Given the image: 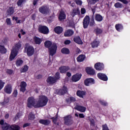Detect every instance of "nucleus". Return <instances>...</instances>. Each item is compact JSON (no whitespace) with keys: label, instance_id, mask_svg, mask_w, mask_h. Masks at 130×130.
<instances>
[{"label":"nucleus","instance_id":"62","mask_svg":"<svg viewBox=\"0 0 130 130\" xmlns=\"http://www.w3.org/2000/svg\"><path fill=\"white\" fill-rule=\"evenodd\" d=\"M67 77H72V74H71L70 72H68L67 73Z\"/></svg>","mask_w":130,"mask_h":130},{"label":"nucleus","instance_id":"48","mask_svg":"<svg viewBox=\"0 0 130 130\" xmlns=\"http://www.w3.org/2000/svg\"><path fill=\"white\" fill-rule=\"evenodd\" d=\"M103 130H109L108 128V126H107V124H105L102 125Z\"/></svg>","mask_w":130,"mask_h":130},{"label":"nucleus","instance_id":"19","mask_svg":"<svg viewBox=\"0 0 130 130\" xmlns=\"http://www.w3.org/2000/svg\"><path fill=\"white\" fill-rule=\"evenodd\" d=\"M86 72L88 75H90L91 76H94L95 75V70L92 68H87L86 69Z\"/></svg>","mask_w":130,"mask_h":130},{"label":"nucleus","instance_id":"61","mask_svg":"<svg viewBox=\"0 0 130 130\" xmlns=\"http://www.w3.org/2000/svg\"><path fill=\"white\" fill-rule=\"evenodd\" d=\"M20 32L22 35H25V34H26V32H25L23 29H21Z\"/></svg>","mask_w":130,"mask_h":130},{"label":"nucleus","instance_id":"2","mask_svg":"<svg viewBox=\"0 0 130 130\" xmlns=\"http://www.w3.org/2000/svg\"><path fill=\"white\" fill-rule=\"evenodd\" d=\"M0 124L1 125V127L3 130H8V129H11V130H20V127L18 125H10V124L5 122L3 119H2L0 121Z\"/></svg>","mask_w":130,"mask_h":130},{"label":"nucleus","instance_id":"42","mask_svg":"<svg viewBox=\"0 0 130 130\" xmlns=\"http://www.w3.org/2000/svg\"><path fill=\"white\" fill-rule=\"evenodd\" d=\"M75 116H76V117H80V118H84L85 117V115H84V114H78V113H76L75 114Z\"/></svg>","mask_w":130,"mask_h":130},{"label":"nucleus","instance_id":"40","mask_svg":"<svg viewBox=\"0 0 130 130\" xmlns=\"http://www.w3.org/2000/svg\"><path fill=\"white\" fill-rule=\"evenodd\" d=\"M35 118V116L34 114H32V113H30L28 116V119L29 120H33Z\"/></svg>","mask_w":130,"mask_h":130},{"label":"nucleus","instance_id":"53","mask_svg":"<svg viewBox=\"0 0 130 130\" xmlns=\"http://www.w3.org/2000/svg\"><path fill=\"white\" fill-rule=\"evenodd\" d=\"M55 79L56 80H58L59 79V72H57L55 76Z\"/></svg>","mask_w":130,"mask_h":130},{"label":"nucleus","instance_id":"22","mask_svg":"<svg viewBox=\"0 0 130 130\" xmlns=\"http://www.w3.org/2000/svg\"><path fill=\"white\" fill-rule=\"evenodd\" d=\"M39 122H40L41 124H43L44 125H49V124H50L51 121H50L49 120L41 119L39 120Z\"/></svg>","mask_w":130,"mask_h":130},{"label":"nucleus","instance_id":"30","mask_svg":"<svg viewBox=\"0 0 130 130\" xmlns=\"http://www.w3.org/2000/svg\"><path fill=\"white\" fill-rule=\"evenodd\" d=\"M14 12L15 10H14V8L13 7H9L7 10L8 15H13Z\"/></svg>","mask_w":130,"mask_h":130},{"label":"nucleus","instance_id":"10","mask_svg":"<svg viewBox=\"0 0 130 130\" xmlns=\"http://www.w3.org/2000/svg\"><path fill=\"white\" fill-rule=\"evenodd\" d=\"M94 69L96 71H102V70L104 69V64L100 62L96 63L94 65Z\"/></svg>","mask_w":130,"mask_h":130},{"label":"nucleus","instance_id":"29","mask_svg":"<svg viewBox=\"0 0 130 130\" xmlns=\"http://www.w3.org/2000/svg\"><path fill=\"white\" fill-rule=\"evenodd\" d=\"M74 41L77 43V44H83V42L80 37H76L74 38Z\"/></svg>","mask_w":130,"mask_h":130},{"label":"nucleus","instance_id":"56","mask_svg":"<svg viewBox=\"0 0 130 130\" xmlns=\"http://www.w3.org/2000/svg\"><path fill=\"white\" fill-rule=\"evenodd\" d=\"M7 74H9V75H12L13 74V71L11 70L8 69L7 70Z\"/></svg>","mask_w":130,"mask_h":130},{"label":"nucleus","instance_id":"45","mask_svg":"<svg viewBox=\"0 0 130 130\" xmlns=\"http://www.w3.org/2000/svg\"><path fill=\"white\" fill-rule=\"evenodd\" d=\"M57 117H58V116H57V114H56L55 117H53L51 118V119H52L53 122H54V123H56V121H57Z\"/></svg>","mask_w":130,"mask_h":130},{"label":"nucleus","instance_id":"9","mask_svg":"<svg viewBox=\"0 0 130 130\" xmlns=\"http://www.w3.org/2000/svg\"><path fill=\"white\" fill-rule=\"evenodd\" d=\"M83 28H84V29L88 28V26L90 24V17H89V16H86L83 19Z\"/></svg>","mask_w":130,"mask_h":130},{"label":"nucleus","instance_id":"54","mask_svg":"<svg viewBox=\"0 0 130 130\" xmlns=\"http://www.w3.org/2000/svg\"><path fill=\"white\" fill-rule=\"evenodd\" d=\"M70 100L71 102H76V98H75L73 96H71V97H70Z\"/></svg>","mask_w":130,"mask_h":130},{"label":"nucleus","instance_id":"35","mask_svg":"<svg viewBox=\"0 0 130 130\" xmlns=\"http://www.w3.org/2000/svg\"><path fill=\"white\" fill-rule=\"evenodd\" d=\"M62 53L64 54H69L70 53V50L67 48H63L61 50Z\"/></svg>","mask_w":130,"mask_h":130},{"label":"nucleus","instance_id":"63","mask_svg":"<svg viewBox=\"0 0 130 130\" xmlns=\"http://www.w3.org/2000/svg\"><path fill=\"white\" fill-rule=\"evenodd\" d=\"M18 17H13V20H15V21H18Z\"/></svg>","mask_w":130,"mask_h":130},{"label":"nucleus","instance_id":"6","mask_svg":"<svg viewBox=\"0 0 130 130\" xmlns=\"http://www.w3.org/2000/svg\"><path fill=\"white\" fill-rule=\"evenodd\" d=\"M64 124L66 125H72L74 123L73 116L71 115H67L63 117Z\"/></svg>","mask_w":130,"mask_h":130},{"label":"nucleus","instance_id":"51","mask_svg":"<svg viewBox=\"0 0 130 130\" xmlns=\"http://www.w3.org/2000/svg\"><path fill=\"white\" fill-rule=\"evenodd\" d=\"M7 103H9V99H6L4 100V102L2 103V105H6V104H7Z\"/></svg>","mask_w":130,"mask_h":130},{"label":"nucleus","instance_id":"28","mask_svg":"<svg viewBox=\"0 0 130 130\" xmlns=\"http://www.w3.org/2000/svg\"><path fill=\"white\" fill-rule=\"evenodd\" d=\"M94 19L98 22H101L103 20V17L100 14H96L95 15Z\"/></svg>","mask_w":130,"mask_h":130},{"label":"nucleus","instance_id":"4","mask_svg":"<svg viewBox=\"0 0 130 130\" xmlns=\"http://www.w3.org/2000/svg\"><path fill=\"white\" fill-rule=\"evenodd\" d=\"M48 102V99L45 95H40L37 101V105L36 106L38 108L39 107H43L47 104Z\"/></svg>","mask_w":130,"mask_h":130},{"label":"nucleus","instance_id":"36","mask_svg":"<svg viewBox=\"0 0 130 130\" xmlns=\"http://www.w3.org/2000/svg\"><path fill=\"white\" fill-rule=\"evenodd\" d=\"M98 45H99V42H98L97 41H94L91 43V46L92 48H95V47H98Z\"/></svg>","mask_w":130,"mask_h":130},{"label":"nucleus","instance_id":"15","mask_svg":"<svg viewBox=\"0 0 130 130\" xmlns=\"http://www.w3.org/2000/svg\"><path fill=\"white\" fill-rule=\"evenodd\" d=\"M98 77L99 79H100V80H102L103 81H107V80H108L107 76L105 74L99 73L98 74Z\"/></svg>","mask_w":130,"mask_h":130},{"label":"nucleus","instance_id":"12","mask_svg":"<svg viewBox=\"0 0 130 130\" xmlns=\"http://www.w3.org/2000/svg\"><path fill=\"white\" fill-rule=\"evenodd\" d=\"M80 9H79V8L73 9L72 12L70 13V15L72 16V17H75L76 15H80Z\"/></svg>","mask_w":130,"mask_h":130},{"label":"nucleus","instance_id":"49","mask_svg":"<svg viewBox=\"0 0 130 130\" xmlns=\"http://www.w3.org/2000/svg\"><path fill=\"white\" fill-rule=\"evenodd\" d=\"M75 2L76 3V4H77L79 6H82V1L80 0H75Z\"/></svg>","mask_w":130,"mask_h":130},{"label":"nucleus","instance_id":"5","mask_svg":"<svg viewBox=\"0 0 130 130\" xmlns=\"http://www.w3.org/2000/svg\"><path fill=\"white\" fill-rule=\"evenodd\" d=\"M37 103H36V101L35 99L33 97H29L27 99V107L29 108H31L32 107H35V108H38Z\"/></svg>","mask_w":130,"mask_h":130},{"label":"nucleus","instance_id":"64","mask_svg":"<svg viewBox=\"0 0 130 130\" xmlns=\"http://www.w3.org/2000/svg\"><path fill=\"white\" fill-rule=\"evenodd\" d=\"M41 78H42V76H41L40 75H38L37 77V79H41Z\"/></svg>","mask_w":130,"mask_h":130},{"label":"nucleus","instance_id":"13","mask_svg":"<svg viewBox=\"0 0 130 130\" xmlns=\"http://www.w3.org/2000/svg\"><path fill=\"white\" fill-rule=\"evenodd\" d=\"M81 77H82V75L76 74L72 76V80L73 82H78L81 79Z\"/></svg>","mask_w":130,"mask_h":130},{"label":"nucleus","instance_id":"20","mask_svg":"<svg viewBox=\"0 0 130 130\" xmlns=\"http://www.w3.org/2000/svg\"><path fill=\"white\" fill-rule=\"evenodd\" d=\"M27 86V84L26 82L22 81L20 83V91L21 92H25L26 91V87Z\"/></svg>","mask_w":130,"mask_h":130},{"label":"nucleus","instance_id":"11","mask_svg":"<svg viewBox=\"0 0 130 130\" xmlns=\"http://www.w3.org/2000/svg\"><path fill=\"white\" fill-rule=\"evenodd\" d=\"M27 54L28 56H32L34 54V48L29 46L27 48Z\"/></svg>","mask_w":130,"mask_h":130},{"label":"nucleus","instance_id":"21","mask_svg":"<svg viewBox=\"0 0 130 130\" xmlns=\"http://www.w3.org/2000/svg\"><path fill=\"white\" fill-rule=\"evenodd\" d=\"M74 35V31L72 29H68L67 31H65L64 34V36L65 37H70V36H72Z\"/></svg>","mask_w":130,"mask_h":130},{"label":"nucleus","instance_id":"43","mask_svg":"<svg viewBox=\"0 0 130 130\" xmlns=\"http://www.w3.org/2000/svg\"><path fill=\"white\" fill-rule=\"evenodd\" d=\"M94 25H95V21L94 20V17L92 16L90 20V26H94Z\"/></svg>","mask_w":130,"mask_h":130},{"label":"nucleus","instance_id":"46","mask_svg":"<svg viewBox=\"0 0 130 130\" xmlns=\"http://www.w3.org/2000/svg\"><path fill=\"white\" fill-rule=\"evenodd\" d=\"M114 7H115V8H122V5L119 3H117L115 4Z\"/></svg>","mask_w":130,"mask_h":130},{"label":"nucleus","instance_id":"50","mask_svg":"<svg viewBox=\"0 0 130 130\" xmlns=\"http://www.w3.org/2000/svg\"><path fill=\"white\" fill-rule=\"evenodd\" d=\"M81 13L82 15H84L86 14V9L85 8H81Z\"/></svg>","mask_w":130,"mask_h":130},{"label":"nucleus","instance_id":"27","mask_svg":"<svg viewBox=\"0 0 130 130\" xmlns=\"http://www.w3.org/2000/svg\"><path fill=\"white\" fill-rule=\"evenodd\" d=\"M47 82L49 84H54L56 82V79L52 77H49L47 79Z\"/></svg>","mask_w":130,"mask_h":130},{"label":"nucleus","instance_id":"47","mask_svg":"<svg viewBox=\"0 0 130 130\" xmlns=\"http://www.w3.org/2000/svg\"><path fill=\"white\" fill-rule=\"evenodd\" d=\"M6 23L7 25H8L9 26H11V25H12V21H11V19H6Z\"/></svg>","mask_w":130,"mask_h":130},{"label":"nucleus","instance_id":"23","mask_svg":"<svg viewBox=\"0 0 130 130\" xmlns=\"http://www.w3.org/2000/svg\"><path fill=\"white\" fill-rule=\"evenodd\" d=\"M54 31L56 34H61L62 31H63V29L61 26H56L54 28Z\"/></svg>","mask_w":130,"mask_h":130},{"label":"nucleus","instance_id":"55","mask_svg":"<svg viewBox=\"0 0 130 130\" xmlns=\"http://www.w3.org/2000/svg\"><path fill=\"white\" fill-rule=\"evenodd\" d=\"M100 103L101 104H102V105H103L104 106H106V105H107V103L104 102V101H100Z\"/></svg>","mask_w":130,"mask_h":130},{"label":"nucleus","instance_id":"34","mask_svg":"<svg viewBox=\"0 0 130 130\" xmlns=\"http://www.w3.org/2000/svg\"><path fill=\"white\" fill-rule=\"evenodd\" d=\"M28 69L29 67H28L26 65H25L20 69V73H26V72L28 71Z\"/></svg>","mask_w":130,"mask_h":130},{"label":"nucleus","instance_id":"25","mask_svg":"<svg viewBox=\"0 0 130 130\" xmlns=\"http://www.w3.org/2000/svg\"><path fill=\"white\" fill-rule=\"evenodd\" d=\"M59 20L60 21H62V20H65L66 19V14H64V12L61 11L60 12L59 17H58Z\"/></svg>","mask_w":130,"mask_h":130},{"label":"nucleus","instance_id":"17","mask_svg":"<svg viewBox=\"0 0 130 130\" xmlns=\"http://www.w3.org/2000/svg\"><path fill=\"white\" fill-rule=\"evenodd\" d=\"M59 70L60 71V73L61 74H64L66 72H68L69 70H70V67L68 66H62L59 68Z\"/></svg>","mask_w":130,"mask_h":130},{"label":"nucleus","instance_id":"31","mask_svg":"<svg viewBox=\"0 0 130 130\" xmlns=\"http://www.w3.org/2000/svg\"><path fill=\"white\" fill-rule=\"evenodd\" d=\"M85 55H80L77 58V61H79V62H81L83 61L85 59Z\"/></svg>","mask_w":130,"mask_h":130},{"label":"nucleus","instance_id":"24","mask_svg":"<svg viewBox=\"0 0 130 130\" xmlns=\"http://www.w3.org/2000/svg\"><path fill=\"white\" fill-rule=\"evenodd\" d=\"M68 93V88L65 86H63L62 89L59 90V94L60 95H63Z\"/></svg>","mask_w":130,"mask_h":130},{"label":"nucleus","instance_id":"37","mask_svg":"<svg viewBox=\"0 0 130 130\" xmlns=\"http://www.w3.org/2000/svg\"><path fill=\"white\" fill-rule=\"evenodd\" d=\"M115 28L117 31H120V30H122L123 27L122 26V25L120 24H116Z\"/></svg>","mask_w":130,"mask_h":130},{"label":"nucleus","instance_id":"41","mask_svg":"<svg viewBox=\"0 0 130 130\" xmlns=\"http://www.w3.org/2000/svg\"><path fill=\"white\" fill-rule=\"evenodd\" d=\"M25 3H26V0H19L17 2V5L22 6V4H25Z\"/></svg>","mask_w":130,"mask_h":130},{"label":"nucleus","instance_id":"33","mask_svg":"<svg viewBox=\"0 0 130 130\" xmlns=\"http://www.w3.org/2000/svg\"><path fill=\"white\" fill-rule=\"evenodd\" d=\"M34 40V41H35L36 44H40V43H41V42L42 41L41 40V39H40L37 37H35Z\"/></svg>","mask_w":130,"mask_h":130},{"label":"nucleus","instance_id":"1","mask_svg":"<svg viewBox=\"0 0 130 130\" xmlns=\"http://www.w3.org/2000/svg\"><path fill=\"white\" fill-rule=\"evenodd\" d=\"M45 46L47 48H49V55L53 56L54 54L56 53V50L57 49V46L56 44L51 43L49 41H47L45 42Z\"/></svg>","mask_w":130,"mask_h":130},{"label":"nucleus","instance_id":"52","mask_svg":"<svg viewBox=\"0 0 130 130\" xmlns=\"http://www.w3.org/2000/svg\"><path fill=\"white\" fill-rule=\"evenodd\" d=\"M90 125H92V126H95V121H94L93 119H90Z\"/></svg>","mask_w":130,"mask_h":130},{"label":"nucleus","instance_id":"58","mask_svg":"<svg viewBox=\"0 0 130 130\" xmlns=\"http://www.w3.org/2000/svg\"><path fill=\"white\" fill-rule=\"evenodd\" d=\"M71 43V41L70 40H66L64 41V44L68 45Z\"/></svg>","mask_w":130,"mask_h":130},{"label":"nucleus","instance_id":"57","mask_svg":"<svg viewBox=\"0 0 130 130\" xmlns=\"http://www.w3.org/2000/svg\"><path fill=\"white\" fill-rule=\"evenodd\" d=\"M17 94H18V92L17 91V90H14V91L13 92V96L14 97H17Z\"/></svg>","mask_w":130,"mask_h":130},{"label":"nucleus","instance_id":"44","mask_svg":"<svg viewBox=\"0 0 130 130\" xmlns=\"http://www.w3.org/2000/svg\"><path fill=\"white\" fill-rule=\"evenodd\" d=\"M5 83L2 80H0V90L4 88Z\"/></svg>","mask_w":130,"mask_h":130},{"label":"nucleus","instance_id":"26","mask_svg":"<svg viewBox=\"0 0 130 130\" xmlns=\"http://www.w3.org/2000/svg\"><path fill=\"white\" fill-rule=\"evenodd\" d=\"M77 95L80 98H84V96L86 95V91L78 90L77 91Z\"/></svg>","mask_w":130,"mask_h":130},{"label":"nucleus","instance_id":"32","mask_svg":"<svg viewBox=\"0 0 130 130\" xmlns=\"http://www.w3.org/2000/svg\"><path fill=\"white\" fill-rule=\"evenodd\" d=\"M23 62L24 61H23V60L21 59H18L16 60V65L17 66V67H20V66H22L23 64Z\"/></svg>","mask_w":130,"mask_h":130},{"label":"nucleus","instance_id":"14","mask_svg":"<svg viewBox=\"0 0 130 130\" xmlns=\"http://www.w3.org/2000/svg\"><path fill=\"white\" fill-rule=\"evenodd\" d=\"M4 91L8 94H11L12 93V86L7 84L4 88Z\"/></svg>","mask_w":130,"mask_h":130},{"label":"nucleus","instance_id":"8","mask_svg":"<svg viewBox=\"0 0 130 130\" xmlns=\"http://www.w3.org/2000/svg\"><path fill=\"white\" fill-rule=\"evenodd\" d=\"M39 11L41 14L45 15L49 12V8L46 6H43L39 8Z\"/></svg>","mask_w":130,"mask_h":130},{"label":"nucleus","instance_id":"59","mask_svg":"<svg viewBox=\"0 0 130 130\" xmlns=\"http://www.w3.org/2000/svg\"><path fill=\"white\" fill-rule=\"evenodd\" d=\"M38 2V0H34L33 1L34 6H36V4H37Z\"/></svg>","mask_w":130,"mask_h":130},{"label":"nucleus","instance_id":"16","mask_svg":"<svg viewBox=\"0 0 130 130\" xmlns=\"http://www.w3.org/2000/svg\"><path fill=\"white\" fill-rule=\"evenodd\" d=\"M94 81L92 78H87L84 81L85 86H90L91 84H94Z\"/></svg>","mask_w":130,"mask_h":130},{"label":"nucleus","instance_id":"3","mask_svg":"<svg viewBox=\"0 0 130 130\" xmlns=\"http://www.w3.org/2000/svg\"><path fill=\"white\" fill-rule=\"evenodd\" d=\"M21 47H22V43L21 42H18L15 44L11 51L9 58L10 60H13V59H14L15 57L17 56L18 55V51H19V49H20Z\"/></svg>","mask_w":130,"mask_h":130},{"label":"nucleus","instance_id":"39","mask_svg":"<svg viewBox=\"0 0 130 130\" xmlns=\"http://www.w3.org/2000/svg\"><path fill=\"white\" fill-rule=\"evenodd\" d=\"M94 32H95L96 34L98 35V34H101V33H102V29L96 28L94 29Z\"/></svg>","mask_w":130,"mask_h":130},{"label":"nucleus","instance_id":"18","mask_svg":"<svg viewBox=\"0 0 130 130\" xmlns=\"http://www.w3.org/2000/svg\"><path fill=\"white\" fill-rule=\"evenodd\" d=\"M74 109L78 110V111H80V112H85L86 111V107H83L82 106L77 105Z\"/></svg>","mask_w":130,"mask_h":130},{"label":"nucleus","instance_id":"60","mask_svg":"<svg viewBox=\"0 0 130 130\" xmlns=\"http://www.w3.org/2000/svg\"><path fill=\"white\" fill-rule=\"evenodd\" d=\"M30 125V124L28 123H26L23 125V127H26V126H29Z\"/></svg>","mask_w":130,"mask_h":130},{"label":"nucleus","instance_id":"7","mask_svg":"<svg viewBox=\"0 0 130 130\" xmlns=\"http://www.w3.org/2000/svg\"><path fill=\"white\" fill-rule=\"evenodd\" d=\"M38 30L40 33L43 34H48L49 32V30L46 26H39Z\"/></svg>","mask_w":130,"mask_h":130},{"label":"nucleus","instance_id":"38","mask_svg":"<svg viewBox=\"0 0 130 130\" xmlns=\"http://www.w3.org/2000/svg\"><path fill=\"white\" fill-rule=\"evenodd\" d=\"M0 52L1 53H6L7 52V49L5 48L4 46H0Z\"/></svg>","mask_w":130,"mask_h":130}]
</instances>
